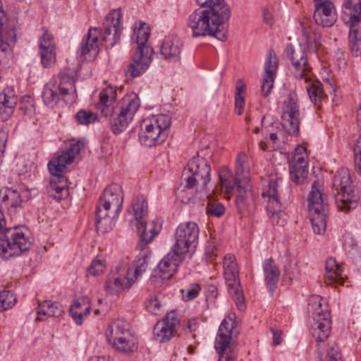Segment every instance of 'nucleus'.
<instances>
[{"label": "nucleus", "instance_id": "f257e3e1", "mask_svg": "<svg viewBox=\"0 0 361 361\" xmlns=\"http://www.w3.org/2000/svg\"><path fill=\"white\" fill-rule=\"evenodd\" d=\"M202 7L192 13L188 25L192 30L194 37L212 35L221 41L227 38L225 23L231 16L230 6L225 0H197Z\"/></svg>", "mask_w": 361, "mask_h": 361}, {"label": "nucleus", "instance_id": "f03ea898", "mask_svg": "<svg viewBox=\"0 0 361 361\" xmlns=\"http://www.w3.org/2000/svg\"><path fill=\"white\" fill-rule=\"evenodd\" d=\"M97 109L102 116H109V125L112 132L118 135L123 132L137 111L140 102L135 93L126 94L116 102L117 92L115 87L108 86L99 93Z\"/></svg>", "mask_w": 361, "mask_h": 361}, {"label": "nucleus", "instance_id": "7ed1b4c3", "mask_svg": "<svg viewBox=\"0 0 361 361\" xmlns=\"http://www.w3.org/2000/svg\"><path fill=\"white\" fill-rule=\"evenodd\" d=\"M300 26L304 45L299 44L294 46L289 44L285 49L284 55L291 62L292 74L294 78L297 80L305 79V82H308L310 80L312 66L305 46L314 51H317L321 46V35L312 32V28L309 25L307 19H304L300 23Z\"/></svg>", "mask_w": 361, "mask_h": 361}, {"label": "nucleus", "instance_id": "20e7f679", "mask_svg": "<svg viewBox=\"0 0 361 361\" xmlns=\"http://www.w3.org/2000/svg\"><path fill=\"white\" fill-rule=\"evenodd\" d=\"M123 194L119 184L109 185L100 197L95 210V226L98 231L106 233L112 228L113 219L122 210Z\"/></svg>", "mask_w": 361, "mask_h": 361}, {"label": "nucleus", "instance_id": "39448f33", "mask_svg": "<svg viewBox=\"0 0 361 361\" xmlns=\"http://www.w3.org/2000/svg\"><path fill=\"white\" fill-rule=\"evenodd\" d=\"M6 221L0 210V257L8 259L30 250L32 243L27 231L18 227H5Z\"/></svg>", "mask_w": 361, "mask_h": 361}, {"label": "nucleus", "instance_id": "423d86ee", "mask_svg": "<svg viewBox=\"0 0 361 361\" xmlns=\"http://www.w3.org/2000/svg\"><path fill=\"white\" fill-rule=\"evenodd\" d=\"M150 32L149 27L145 23H141L135 31L132 39H135L137 49L132 56V61L128 66L126 75L136 78L143 74L149 67L152 61V48L147 44Z\"/></svg>", "mask_w": 361, "mask_h": 361}, {"label": "nucleus", "instance_id": "0eeeda50", "mask_svg": "<svg viewBox=\"0 0 361 361\" xmlns=\"http://www.w3.org/2000/svg\"><path fill=\"white\" fill-rule=\"evenodd\" d=\"M74 78L65 73L60 74L59 81L51 80L43 89L42 97L45 106L54 107L60 99L66 104H73L77 99Z\"/></svg>", "mask_w": 361, "mask_h": 361}, {"label": "nucleus", "instance_id": "6e6552de", "mask_svg": "<svg viewBox=\"0 0 361 361\" xmlns=\"http://www.w3.org/2000/svg\"><path fill=\"white\" fill-rule=\"evenodd\" d=\"M332 190L338 211L347 213L356 208L357 197L354 192L350 172L347 168H341L336 173Z\"/></svg>", "mask_w": 361, "mask_h": 361}, {"label": "nucleus", "instance_id": "1a4fd4ad", "mask_svg": "<svg viewBox=\"0 0 361 361\" xmlns=\"http://www.w3.org/2000/svg\"><path fill=\"white\" fill-rule=\"evenodd\" d=\"M106 340L117 352L130 355L137 349V340L126 320L117 319L111 322L106 331Z\"/></svg>", "mask_w": 361, "mask_h": 361}, {"label": "nucleus", "instance_id": "9d476101", "mask_svg": "<svg viewBox=\"0 0 361 361\" xmlns=\"http://www.w3.org/2000/svg\"><path fill=\"white\" fill-rule=\"evenodd\" d=\"M308 312L312 314L314 323L311 333L317 342L324 341L331 331L330 312L326 300L319 295H312L308 304Z\"/></svg>", "mask_w": 361, "mask_h": 361}, {"label": "nucleus", "instance_id": "9b49d317", "mask_svg": "<svg viewBox=\"0 0 361 361\" xmlns=\"http://www.w3.org/2000/svg\"><path fill=\"white\" fill-rule=\"evenodd\" d=\"M143 124L145 130L139 135L140 142L147 147H152L162 143L167 137L171 118L168 114H160L145 119Z\"/></svg>", "mask_w": 361, "mask_h": 361}, {"label": "nucleus", "instance_id": "f8f14e48", "mask_svg": "<svg viewBox=\"0 0 361 361\" xmlns=\"http://www.w3.org/2000/svg\"><path fill=\"white\" fill-rule=\"evenodd\" d=\"M308 210L312 228L316 234L324 233L329 205L322 190L314 183L307 198Z\"/></svg>", "mask_w": 361, "mask_h": 361}, {"label": "nucleus", "instance_id": "ddd939ff", "mask_svg": "<svg viewBox=\"0 0 361 361\" xmlns=\"http://www.w3.org/2000/svg\"><path fill=\"white\" fill-rule=\"evenodd\" d=\"M210 171L207 160L197 156L189 161L183 169L182 176L188 188L196 187L197 190H203L211 180Z\"/></svg>", "mask_w": 361, "mask_h": 361}, {"label": "nucleus", "instance_id": "4468645a", "mask_svg": "<svg viewBox=\"0 0 361 361\" xmlns=\"http://www.w3.org/2000/svg\"><path fill=\"white\" fill-rule=\"evenodd\" d=\"M200 229L194 221L180 224L176 228L173 248L177 252L185 256L191 257L198 244Z\"/></svg>", "mask_w": 361, "mask_h": 361}, {"label": "nucleus", "instance_id": "2eb2a0df", "mask_svg": "<svg viewBox=\"0 0 361 361\" xmlns=\"http://www.w3.org/2000/svg\"><path fill=\"white\" fill-rule=\"evenodd\" d=\"M356 0H346L344 4L345 14L349 16V42L353 55L361 54V2Z\"/></svg>", "mask_w": 361, "mask_h": 361}, {"label": "nucleus", "instance_id": "dca6fc26", "mask_svg": "<svg viewBox=\"0 0 361 361\" xmlns=\"http://www.w3.org/2000/svg\"><path fill=\"white\" fill-rule=\"evenodd\" d=\"M235 322L231 316L224 319L218 329L214 347L219 355L218 361H234L236 354L231 349V341Z\"/></svg>", "mask_w": 361, "mask_h": 361}, {"label": "nucleus", "instance_id": "f3484780", "mask_svg": "<svg viewBox=\"0 0 361 361\" xmlns=\"http://www.w3.org/2000/svg\"><path fill=\"white\" fill-rule=\"evenodd\" d=\"M186 257L180 255L172 247L171 250L159 262L153 270L150 280L155 284L170 279L176 272L179 264Z\"/></svg>", "mask_w": 361, "mask_h": 361}, {"label": "nucleus", "instance_id": "a211bd4d", "mask_svg": "<svg viewBox=\"0 0 361 361\" xmlns=\"http://www.w3.org/2000/svg\"><path fill=\"white\" fill-rule=\"evenodd\" d=\"M282 126L286 133L290 136L299 134L300 108L295 93L289 94L282 106Z\"/></svg>", "mask_w": 361, "mask_h": 361}, {"label": "nucleus", "instance_id": "6ab92c4d", "mask_svg": "<svg viewBox=\"0 0 361 361\" xmlns=\"http://www.w3.org/2000/svg\"><path fill=\"white\" fill-rule=\"evenodd\" d=\"M264 197L269 198L267 211L271 214V220L273 224L283 226L286 223L285 214L281 212V203L278 194L277 179L269 180L268 188L263 193Z\"/></svg>", "mask_w": 361, "mask_h": 361}, {"label": "nucleus", "instance_id": "aec40b11", "mask_svg": "<svg viewBox=\"0 0 361 361\" xmlns=\"http://www.w3.org/2000/svg\"><path fill=\"white\" fill-rule=\"evenodd\" d=\"M289 171L293 182L297 185L304 183L309 173L308 159L305 147L298 146L295 148L289 161Z\"/></svg>", "mask_w": 361, "mask_h": 361}, {"label": "nucleus", "instance_id": "412c9836", "mask_svg": "<svg viewBox=\"0 0 361 361\" xmlns=\"http://www.w3.org/2000/svg\"><path fill=\"white\" fill-rule=\"evenodd\" d=\"M246 162V155L245 153H240L238 155L235 163V176H233L231 170L228 169H222L219 173L220 181L222 188L225 192L230 193L234 190L235 188L238 190V185H243L244 164Z\"/></svg>", "mask_w": 361, "mask_h": 361}, {"label": "nucleus", "instance_id": "4be33fe9", "mask_svg": "<svg viewBox=\"0 0 361 361\" xmlns=\"http://www.w3.org/2000/svg\"><path fill=\"white\" fill-rule=\"evenodd\" d=\"M121 18L119 10L113 11L105 18L102 41L106 43V48L113 47L120 40L122 30Z\"/></svg>", "mask_w": 361, "mask_h": 361}, {"label": "nucleus", "instance_id": "5701e85b", "mask_svg": "<svg viewBox=\"0 0 361 361\" xmlns=\"http://www.w3.org/2000/svg\"><path fill=\"white\" fill-rule=\"evenodd\" d=\"M42 35L39 37L38 46L41 62L44 68H49L56 61V42L53 35L46 27H42Z\"/></svg>", "mask_w": 361, "mask_h": 361}, {"label": "nucleus", "instance_id": "b1692460", "mask_svg": "<svg viewBox=\"0 0 361 361\" xmlns=\"http://www.w3.org/2000/svg\"><path fill=\"white\" fill-rule=\"evenodd\" d=\"M48 169L51 173V178L47 190L49 195L57 200H61L68 195L67 179L64 176L66 169L59 168L60 171H54L51 164L48 163Z\"/></svg>", "mask_w": 361, "mask_h": 361}, {"label": "nucleus", "instance_id": "393cba45", "mask_svg": "<svg viewBox=\"0 0 361 361\" xmlns=\"http://www.w3.org/2000/svg\"><path fill=\"white\" fill-rule=\"evenodd\" d=\"M99 31L96 27H90L87 34L82 40L78 58L81 61H92L99 53Z\"/></svg>", "mask_w": 361, "mask_h": 361}, {"label": "nucleus", "instance_id": "a878e982", "mask_svg": "<svg viewBox=\"0 0 361 361\" xmlns=\"http://www.w3.org/2000/svg\"><path fill=\"white\" fill-rule=\"evenodd\" d=\"M116 269V273H111L106 279L104 288L107 293L110 295H116L128 289L135 283V279L130 278L132 269L128 268L123 274H118Z\"/></svg>", "mask_w": 361, "mask_h": 361}, {"label": "nucleus", "instance_id": "bb28decb", "mask_svg": "<svg viewBox=\"0 0 361 361\" xmlns=\"http://www.w3.org/2000/svg\"><path fill=\"white\" fill-rule=\"evenodd\" d=\"M277 69L276 55L273 49H269L264 63V73L262 75L261 85L262 92L264 97H267L273 88Z\"/></svg>", "mask_w": 361, "mask_h": 361}, {"label": "nucleus", "instance_id": "cd10ccee", "mask_svg": "<svg viewBox=\"0 0 361 361\" xmlns=\"http://www.w3.org/2000/svg\"><path fill=\"white\" fill-rule=\"evenodd\" d=\"M313 18L316 24L323 27L333 26L337 20V14L334 4L329 1L315 3Z\"/></svg>", "mask_w": 361, "mask_h": 361}, {"label": "nucleus", "instance_id": "c85d7f7f", "mask_svg": "<svg viewBox=\"0 0 361 361\" xmlns=\"http://www.w3.org/2000/svg\"><path fill=\"white\" fill-rule=\"evenodd\" d=\"M84 148L85 142L82 140L71 142L66 152H63L49 162L52 170L55 172L60 171V167L66 169V166L71 164Z\"/></svg>", "mask_w": 361, "mask_h": 361}, {"label": "nucleus", "instance_id": "c756f323", "mask_svg": "<svg viewBox=\"0 0 361 361\" xmlns=\"http://www.w3.org/2000/svg\"><path fill=\"white\" fill-rule=\"evenodd\" d=\"M224 277L228 291L235 302L238 308L240 310H245V298L238 277V269H227L224 271Z\"/></svg>", "mask_w": 361, "mask_h": 361}, {"label": "nucleus", "instance_id": "7c9ffc66", "mask_svg": "<svg viewBox=\"0 0 361 361\" xmlns=\"http://www.w3.org/2000/svg\"><path fill=\"white\" fill-rule=\"evenodd\" d=\"M137 228L140 233V240L137 247L144 250L145 246L149 244L161 229V225L159 219L146 222L145 219L141 224H136Z\"/></svg>", "mask_w": 361, "mask_h": 361}, {"label": "nucleus", "instance_id": "2f4dec72", "mask_svg": "<svg viewBox=\"0 0 361 361\" xmlns=\"http://www.w3.org/2000/svg\"><path fill=\"white\" fill-rule=\"evenodd\" d=\"M183 43L177 36L166 37L160 47V54L171 62H178L180 59Z\"/></svg>", "mask_w": 361, "mask_h": 361}, {"label": "nucleus", "instance_id": "473e14b6", "mask_svg": "<svg viewBox=\"0 0 361 361\" xmlns=\"http://www.w3.org/2000/svg\"><path fill=\"white\" fill-rule=\"evenodd\" d=\"M16 42V34L14 26H4L0 23V63H5L11 47Z\"/></svg>", "mask_w": 361, "mask_h": 361}, {"label": "nucleus", "instance_id": "72a5a7b5", "mask_svg": "<svg viewBox=\"0 0 361 361\" xmlns=\"http://www.w3.org/2000/svg\"><path fill=\"white\" fill-rule=\"evenodd\" d=\"M263 272L264 283L269 293L273 296L279 281L281 271L271 257L264 261Z\"/></svg>", "mask_w": 361, "mask_h": 361}, {"label": "nucleus", "instance_id": "f704fd0d", "mask_svg": "<svg viewBox=\"0 0 361 361\" xmlns=\"http://www.w3.org/2000/svg\"><path fill=\"white\" fill-rule=\"evenodd\" d=\"M252 201V195L248 180L243 179V185H238L237 195L235 197V204L240 214L244 215L248 210L249 206Z\"/></svg>", "mask_w": 361, "mask_h": 361}, {"label": "nucleus", "instance_id": "c9c22d12", "mask_svg": "<svg viewBox=\"0 0 361 361\" xmlns=\"http://www.w3.org/2000/svg\"><path fill=\"white\" fill-rule=\"evenodd\" d=\"M91 309L88 297H81L73 301L69 313L76 324L81 325L83 317H86Z\"/></svg>", "mask_w": 361, "mask_h": 361}, {"label": "nucleus", "instance_id": "e433bc0d", "mask_svg": "<svg viewBox=\"0 0 361 361\" xmlns=\"http://www.w3.org/2000/svg\"><path fill=\"white\" fill-rule=\"evenodd\" d=\"M63 313V306L59 302H51L49 300H45L39 304L37 309V321H43L42 316L47 317H60Z\"/></svg>", "mask_w": 361, "mask_h": 361}, {"label": "nucleus", "instance_id": "4c0bfd02", "mask_svg": "<svg viewBox=\"0 0 361 361\" xmlns=\"http://www.w3.org/2000/svg\"><path fill=\"white\" fill-rule=\"evenodd\" d=\"M130 214H133L137 223L141 224L148 214V204L143 195L137 196L131 202Z\"/></svg>", "mask_w": 361, "mask_h": 361}, {"label": "nucleus", "instance_id": "58836bf2", "mask_svg": "<svg viewBox=\"0 0 361 361\" xmlns=\"http://www.w3.org/2000/svg\"><path fill=\"white\" fill-rule=\"evenodd\" d=\"M311 79L306 82L307 85H306V90L310 100L317 106H319L322 101L326 97V94L323 90L322 83L316 80L312 82L310 81Z\"/></svg>", "mask_w": 361, "mask_h": 361}, {"label": "nucleus", "instance_id": "ea45409f", "mask_svg": "<svg viewBox=\"0 0 361 361\" xmlns=\"http://www.w3.org/2000/svg\"><path fill=\"white\" fill-rule=\"evenodd\" d=\"M21 202L20 192L16 190H6L3 197L0 199L1 208H8L9 207L16 208L20 206Z\"/></svg>", "mask_w": 361, "mask_h": 361}, {"label": "nucleus", "instance_id": "a19ab883", "mask_svg": "<svg viewBox=\"0 0 361 361\" xmlns=\"http://www.w3.org/2000/svg\"><path fill=\"white\" fill-rule=\"evenodd\" d=\"M174 332L175 331L171 329L164 322H157L153 330L154 336L159 343H164L169 341Z\"/></svg>", "mask_w": 361, "mask_h": 361}, {"label": "nucleus", "instance_id": "79ce46f5", "mask_svg": "<svg viewBox=\"0 0 361 361\" xmlns=\"http://www.w3.org/2000/svg\"><path fill=\"white\" fill-rule=\"evenodd\" d=\"M148 258L147 254L145 252L140 253L134 261V269L130 268L132 269L131 275L133 274V276H130V278H133L135 281L147 270L148 267Z\"/></svg>", "mask_w": 361, "mask_h": 361}, {"label": "nucleus", "instance_id": "37998d69", "mask_svg": "<svg viewBox=\"0 0 361 361\" xmlns=\"http://www.w3.org/2000/svg\"><path fill=\"white\" fill-rule=\"evenodd\" d=\"M357 121L361 128V104L357 111ZM354 169L355 173L361 177V136L354 147Z\"/></svg>", "mask_w": 361, "mask_h": 361}, {"label": "nucleus", "instance_id": "c03bdc74", "mask_svg": "<svg viewBox=\"0 0 361 361\" xmlns=\"http://www.w3.org/2000/svg\"><path fill=\"white\" fill-rule=\"evenodd\" d=\"M325 269L329 274L328 279L331 282L337 281L341 278L343 270L335 258L329 257L326 259Z\"/></svg>", "mask_w": 361, "mask_h": 361}, {"label": "nucleus", "instance_id": "a18cd8bd", "mask_svg": "<svg viewBox=\"0 0 361 361\" xmlns=\"http://www.w3.org/2000/svg\"><path fill=\"white\" fill-rule=\"evenodd\" d=\"M17 102L18 97L13 87H6L0 93V103L16 108Z\"/></svg>", "mask_w": 361, "mask_h": 361}, {"label": "nucleus", "instance_id": "49530a36", "mask_svg": "<svg viewBox=\"0 0 361 361\" xmlns=\"http://www.w3.org/2000/svg\"><path fill=\"white\" fill-rule=\"evenodd\" d=\"M15 295L10 290L0 292V312L12 308L16 303Z\"/></svg>", "mask_w": 361, "mask_h": 361}, {"label": "nucleus", "instance_id": "de8ad7c7", "mask_svg": "<svg viewBox=\"0 0 361 361\" xmlns=\"http://www.w3.org/2000/svg\"><path fill=\"white\" fill-rule=\"evenodd\" d=\"M75 117L79 124L84 126L94 123L98 118L97 114L82 109L78 111Z\"/></svg>", "mask_w": 361, "mask_h": 361}, {"label": "nucleus", "instance_id": "09e8293b", "mask_svg": "<svg viewBox=\"0 0 361 361\" xmlns=\"http://www.w3.org/2000/svg\"><path fill=\"white\" fill-rule=\"evenodd\" d=\"M206 212L209 216L221 217L225 213V207L224 204L219 201L210 199L208 200Z\"/></svg>", "mask_w": 361, "mask_h": 361}, {"label": "nucleus", "instance_id": "8fccbe9b", "mask_svg": "<svg viewBox=\"0 0 361 361\" xmlns=\"http://www.w3.org/2000/svg\"><path fill=\"white\" fill-rule=\"evenodd\" d=\"M319 357L320 361H342L340 349L336 344L329 345L325 357L319 354Z\"/></svg>", "mask_w": 361, "mask_h": 361}, {"label": "nucleus", "instance_id": "3c124183", "mask_svg": "<svg viewBox=\"0 0 361 361\" xmlns=\"http://www.w3.org/2000/svg\"><path fill=\"white\" fill-rule=\"evenodd\" d=\"M20 110L26 116H32L35 112L34 99L29 95H25L21 100Z\"/></svg>", "mask_w": 361, "mask_h": 361}, {"label": "nucleus", "instance_id": "603ef678", "mask_svg": "<svg viewBox=\"0 0 361 361\" xmlns=\"http://www.w3.org/2000/svg\"><path fill=\"white\" fill-rule=\"evenodd\" d=\"M200 286L194 283L180 290L183 300L190 301L195 299L199 294Z\"/></svg>", "mask_w": 361, "mask_h": 361}, {"label": "nucleus", "instance_id": "864d4df0", "mask_svg": "<svg viewBox=\"0 0 361 361\" xmlns=\"http://www.w3.org/2000/svg\"><path fill=\"white\" fill-rule=\"evenodd\" d=\"M146 309L153 314H159L161 312V303L157 295H149L146 300Z\"/></svg>", "mask_w": 361, "mask_h": 361}, {"label": "nucleus", "instance_id": "5fc2aeb1", "mask_svg": "<svg viewBox=\"0 0 361 361\" xmlns=\"http://www.w3.org/2000/svg\"><path fill=\"white\" fill-rule=\"evenodd\" d=\"M105 265L102 259H94L87 268V272L92 276H98L104 271Z\"/></svg>", "mask_w": 361, "mask_h": 361}, {"label": "nucleus", "instance_id": "6e6d98bb", "mask_svg": "<svg viewBox=\"0 0 361 361\" xmlns=\"http://www.w3.org/2000/svg\"><path fill=\"white\" fill-rule=\"evenodd\" d=\"M161 322H166L173 331L176 330V326H178L180 323L178 314L176 311L169 312Z\"/></svg>", "mask_w": 361, "mask_h": 361}, {"label": "nucleus", "instance_id": "4d7b16f0", "mask_svg": "<svg viewBox=\"0 0 361 361\" xmlns=\"http://www.w3.org/2000/svg\"><path fill=\"white\" fill-rule=\"evenodd\" d=\"M15 108L7 105L4 103H0V120L6 121L8 120L14 112Z\"/></svg>", "mask_w": 361, "mask_h": 361}, {"label": "nucleus", "instance_id": "13d9d810", "mask_svg": "<svg viewBox=\"0 0 361 361\" xmlns=\"http://www.w3.org/2000/svg\"><path fill=\"white\" fill-rule=\"evenodd\" d=\"M223 265L224 271L227 269H238L237 263L235 262V257L233 255L228 254L225 255Z\"/></svg>", "mask_w": 361, "mask_h": 361}, {"label": "nucleus", "instance_id": "bf43d9fd", "mask_svg": "<svg viewBox=\"0 0 361 361\" xmlns=\"http://www.w3.org/2000/svg\"><path fill=\"white\" fill-rule=\"evenodd\" d=\"M262 12L264 22L270 26L274 24L272 12L267 8H263Z\"/></svg>", "mask_w": 361, "mask_h": 361}, {"label": "nucleus", "instance_id": "052dcab7", "mask_svg": "<svg viewBox=\"0 0 361 361\" xmlns=\"http://www.w3.org/2000/svg\"><path fill=\"white\" fill-rule=\"evenodd\" d=\"M235 109L238 115H240L242 114L243 109V98L241 95L235 97Z\"/></svg>", "mask_w": 361, "mask_h": 361}, {"label": "nucleus", "instance_id": "680f3d73", "mask_svg": "<svg viewBox=\"0 0 361 361\" xmlns=\"http://www.w3.org/2000/svg\"><path fill=\"white\" fill-rule=\"evenodd\" d=\"M271 331L273 333V343L274 345H280L282 342V338L281 336V332H279L277 330H274L271 329Z\"/></svg>", "mask_w": 361, "mask_h": 361}, {"label": "nucleus", "instance_id": "e2e57ef3", "mask_svg": "<svg viewBox=\"0 0 361 361\" xmlns=\"http://www.w3.org/2000/svg\"><path fill=\"white\" fill-rule=\"evenodd\" d=\"M8 134L4 130H0V147L6 149V145L7 142Z\"/></svg>", "mask_w": 361, "mask_h": 361}, {"label": "nucleus", "instance_id": "0e129e2a", "mask_svg": "<svg viewBox=\"0 0 361 361\" xmlns=\"http://www.w3.org/2000/svg\"><path fill=\"white\" fill-rule=\"evenodd\" d=\"M197 324L195 320H189L185 327L186 332H192L197 329Z\"/></svg>", "mask_w": 361, "mask_h": 361}, {"label": "nucleus", "instance_id": "69168bd1", "mask_svg": "<svg viewBox=\"0 0 361 361\" xmlns=\"http://www.w3.org/2000/svg\"><path fill=\"white\" fill-rule=\"evenodd\" d=\"M89 361H109V360L104 356H98L91 357Z\"/></svg>", "mask_w": 361, "mask_h": 361}, {"label": "nucleus", "instance_id": "338daca9", "mask_svg": "<svg viewBox=\"0 0 361 361\" xmlns=\"http://www.w3.org/2000/svg\"><path fill=\"white\" fill-rule=\"evenodd\" d=\"M269 139L273 142L274 145L276 144V142L278 140V136L276 133H271L269 134Z\"/></svg>", "mask_w": 361, "mask_h": 361}, {"label": "nucleus", "instance_id": "774afa93", "mask_svg": "<svg viewBox=\"0 0 361 361\" xmlns=\"http://www.w3.org/2000/svg\"><path fill=\"white\" fill-rule=\"evenodd\" d=\"M259 148L263 151H266L268 149V146L265 141L262 140L261 142H259Z\"/></svg>", "mask_w": 361, "mask_h": 361}]
</instances>
